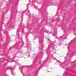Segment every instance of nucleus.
<instances>
[{
  "mask_svg": "<svg viewBox=\"0 0 76 76\" xmlns=\"http://www.w3.org/2000/svg\"><path fill=\"white\" fill-rule=\"evenodd\" d=\"M11 73L12 75H15V72L12 71L11 72Z\"/></svg>",
  "mask_w": 76,
  "mask_h": 76,
  "instance_id": "1",
  "label": "nucleus"
},
{
  "mask_svg": "<svg viewBox=\"0 0 76 76\" xmlns=\"http://www.w3.org/2000/svg\"><path fill=\"white\" fill-rule=\"evenodd\" d=\"M71 42V41L69 42V43H70Z\"/></svg>",
  "mask_w": 76,
  "mask_h": 76,
  "instance_id": "4",
  "label": "nucleus"
},
{
  "mask_svg": "<svg viewBox=\"0 0 76 76\" xmlns=\"http://www.w3.org/2000/svg\"><path fill=\"white\" fill-rule=\"evenodd\" d=\"M17 53H18V54H20V52H18Z\"/></svg>",
  "mask_w": 76,
  "mask_h": 76,
  "instance_id": "3",
  "label": "nucleus"
},
{
  "mask_svg": "<svg viewBox=\"0 0 76 76\" xmlns=\"http://www.w3.org/2000/svg\"><path fill=\"white\" fill-rule=\"evenodd\" d=\"M46 33H47V34H49V32H49L48 31H46Z\"/></svg>",
  "mask_w": 76,
  "mask_h": 76,
  "instance_id": "2",
  "label": "nucleus"
}]
</instances>
